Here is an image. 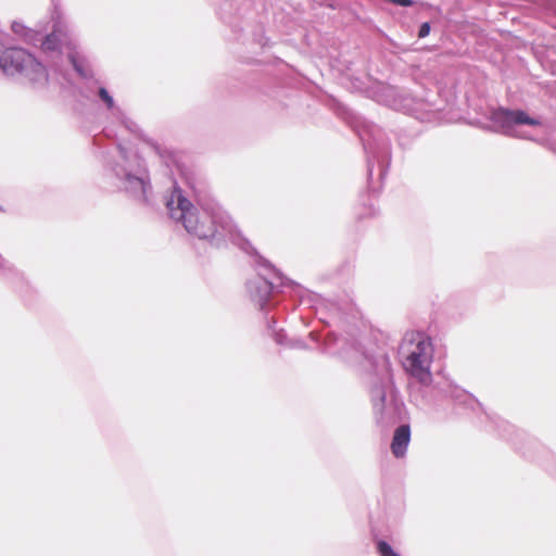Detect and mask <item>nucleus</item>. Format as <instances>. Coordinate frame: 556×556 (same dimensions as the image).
Segmentation results:
<instances>
[{
	"label": "nucleus",
	"instance_id": "nucleus-15",
	"mask_svg": "<svg viewBox=\"0 0 556 556\" xmlns=\"http://www.w3.org/2000/svg\"><path fill=\"white\" fill-rule=\"evenodd\" d=\"M71 61L74 65V67L76 68V71L81 75V76H87V74L83 71L81 66L76 62V60L71 56Z\"/></svg>",
	"mask_w": 556,
	"mask_h": 556
},
{
	"label": "nucleus",
	"instance_id": "nucleus-1",
	"mask_svg": "<svg viewBox=\"0 0 556 556\" xmlns=\"http://www.w3.org/2000/svg\"><path fill=\"white\" fill-rule=\"evenodd\" d=\"M166 207L172 219L181 223L190 235L199 239L233 237L230 217L214 200H201L195 207L184 197L181 189L174 188L166 199Z\"/></svg>",
	"mask_w": 556,
	"mask_h": 556
},
{
	"label": "nucleus",
	"instance_id": "nucleus-11",
	"mask_svg": "<svg viewBox=\"0 0 556 556\" xmlns=\"http://www.w3.org/2000/svg\"><path fill=\"white\" fill-rule=\"evenodd\" d=\"M377 551L380 556H401L389 543L382 540L377 542Z\"/></svg>",
	"mask_w": 556,
	"mask_h": 556
},
{
	"label": "nucleus",
	"instance_id": "nucleus-4",
	"mask_svg": "<svg viewBox=\"0 0 556 556\" xmlns=\"http://www.w3.org/2000/svg\"><path fill=\"white\" fill-rule=\"evenodd\" d=\"M494 129L508 136L528 138L525 134L517 131L516 127L520 125L540 126L541 122L530 117L526 112L517 110L510 111L498 109L491 115Z\"/></svg>",
	"mask_w": 556,
	"mask_h": 556
},
{
	"label": "nucleus",
	"instance_id": "nucleus-5",
	"mask_svg": "<svg viewBox=\"0 0 556 556\" xmlns=\"http://www.w3.org/2000/svg\"><path fill=\"white\" fill-rule=\"evenodd\" d=\"M374 414L378 424L389 425L397 420L401 412V405L395 396L389 395L380 388L374 391Z\"/></svg>",
	"mask_w": 556,
	"mask_h": 556
},
{
	"label": "nucleus",
	"instance_id": "nucleus-10",
	"mask_svg": "<svg viewBox=\"0 0 556 556\" xmlns=\"http://www.w3.org/2000/svg\"><path fill=\"white\" fill-rule=\"evenodd\" d=\"M60 45V38L56 35V33H52L51 35L47 36L45 40L41 43V48L45 52L48 51H54L59 48Z\"/></svg>",
	"mask_w": 556,
	"mask_h": 556
},
{
	"label": "nucleus",
	"instance_id": "nucleus-14",
	"mask_svg": "<svg viewBox=\"0 0 556 556\" xmlns=\"http://www.w3.org/2000/svg\"><path fill=\"white\" fill-rule=\"evenodd\" d=\"M389 1L394 4L402 5V7H409L413 4L412 0H389Z\"/></svg>",
	"mask_w": 556,
	"mask_h": 556
},
{
	"label": "nucleus",
	"instance_id": "nucleus-13",
	"mask_svg": "<svg viewBox=\"0 0 556 556\" xmlns=\"http://www.w3.org/2000/svg\"><path fill=\"white\" fill-rule=\"evenodd\" d=\"M430 33V25L429 23H424L421 24L420 28H419V37L420 38H425L429 35Z\"/></svg>",
	"mask_w": 556,
	"mask_h": 556
},
{
	"label": "nucleus",
	"instance_id": "nucleus-8",
	"mask_svg": "<svg viewBox=\"0 0 556 556\" xmlns=\"http://www.w3.org/2000/svg\"><path fill=\"white\" fill-rule=\"evenodd\" d=\"M271 289V283L263 277H256L248 282L250 298L258 304H263L268 299Z\"/></svg>",
	"mask_w": 556,
	"mask_h": 556
},
{
	"label": "nucleus",
	"instance_id": "nucleus-6",
	"mask_svg": "<svg viewBox=\"0 0 556 556\" xmlns=\"http://www.w3.org/2000/svg\"><path fill=\"white\" fill-rule=\"evenodd\" d=\"M116 175L124 180V188L132 197L137 199H147L149 188V179L143 170H138L135 174L125 168L116 170Z\"/></svg>",
	"mask_w": 556,
	"mask_h": 556
},
{
	"label": "nucleus",
	"instance_id": "nucleus-7",
	"mask_svg": "<svg viewBox=\"0 0 556 556\" xmlns=\"http://www.w3.org/2000/svg\"><path fill=\"white\" fill-rule=\"evenodd\" d=\"M410 442V428L408 425H402L395 429L391 451L397 458L404 457Z\"/></svg>",
	"mask_w": 556,
	"mask_h": 556
},
{
	"label": "nucleus",
	"instance_id": "nucleus-3",
	"mask_svg": "<svg viewBox=\"0 0 556 556\" xmlns=\"http://www.w3.org/2000/svg\"><path fill=\"white\" fill-rule=\"evenodd\" d=\"M0 68L8 76L23 75L33 84L48 81L46 67L22 48H10L0 55Z\"/></svg>",
	"mask_w": 556,
	"mask_h": 556
},
{
	"label": "nucleus",
	"instance_id": "nucleus-2",
	"mask_svg": "<svg viewBox=\"0 0 556 556\" xmlns=\"http://www.w3.org/2000/svg\"><path fill=\"white\" fill-rule=\"evenodd\" d=\"M404 350L403 366L406 372L420 383L429 384L434 352L431 339L422 333H413L405 339Z\"/></svg>",
	"mask_w": 556,
	"mask_h": 556
},
{
	"label": "nucleus",
	"instance_id": "nucleus-12",
	"mask_svg": "<svg viewBox=\"0 0 556 556\" xmlns=\"http://www.w3.org/2000/svg\"><path fill=\"white\" fill-rule=\"evenodd\" d=\"M99 96L105 102L108 109H114V100L105 88H100Z\"/></svg>",
	"mask_w": 556,
	"mask_h": 556
},
{
	"label": "nucleus",
	"instance_id": "nucleus-9",
	"mask_svg": "<svg viewBox=\"0 0 556 556\" xmlns=\"http://www.w3.org/2000/svg\"><path fill=\"white\" fill-rule=\"evenodd\" d=\"M12 30L14 34L18 35L22 39H24L26 42L35 43L37 33L33 29L27 28L24 24L20 22H13L12 23Z\"/></svg>",
	"mask_w": 556,
	"mask_h": 556
}]
</instances>
